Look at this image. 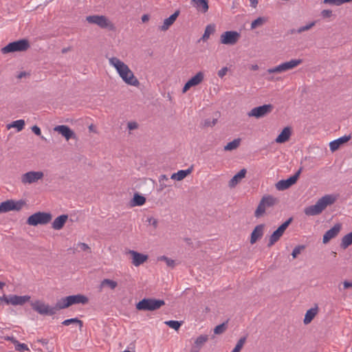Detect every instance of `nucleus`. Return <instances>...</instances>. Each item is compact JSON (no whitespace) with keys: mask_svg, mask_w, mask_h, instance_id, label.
I'll list each match as a JSON object with an SVG mask.
<instances>
[{"mask_svg":"<svg viewBox=\"0 0 352 352\" xmlns=\"http://www.w3.org/2000/svg\"><path fill=\"white\" fill-rule=\"evenodd\" d=\"M30 47V44L28 40L21 39L16 41L10 43L6 46L1 49V53L3 54L15 52H24Z\"/></svg>","mask_w":352,"mask_h":352,"instance_id":"nucleus-7","label":"nucleus"},{"mask_svg":"<svg viewBox=\"0 0 352 352\" xmlns=\"http://www.w3.org/2000/svg\"><path fill=\"white\" fill-rule=\"evenodd\" d=\"M166 187V184H164L162 182L160 183V190H163Z\"/></svg>","mask_w":352,"mask_h":352,"instance_id":"nucleus-63","label":"nucleus"},{"mask_svg":"<svg viewBox=\"0 0 352 352\" xmlns=\"http://www.w3.org/2000/svg\"><path fill=\"white\" fill-rule=\"evenodd\" d=\"M67 219H68L67 214H62V215L58 217L52 222V228L56 230H61L63 228V226Z\"/></svg>","mask_w":352,"mask_h":352,"instance_id":"nucleus-26","label":"nucleus"},{"mask_svg":"<svg viewBox=\"0 0 352 352\" xmlns=\"http://www.w3.org/2000/svg\"><path fill=\"white\" fill-rule=\"evenodd\" d=\"M351 138V135H344L330 142L329 147L331 152L336 151L341 146L346 143Z\"/></svg>","mask_w":352,"mask_h":352,"instance_id":"nucleus-21","label":"nucleus"},{"mask_svg":"<svg viewBox=\"0 0 352 352\" xmlns=\"http://www.w3.org/2000/svg\"><path fill=\"white\" fill-rule=\"evenodd\" d=\"M1 298V300H2L3 302H5L7 305H10V302H9L10 298V295L6 296V295L4 294Z\"/></svg>","mask_w":352,"mask_h":352,"instance_id":"nucleus-55","label":"nucleus"},{"mask_svg":"<svg viewBox=\"0 0 352 352\" xmlns=\"http://www.w3.org/2000/svg\"><path fill=\"white\" fill-rule=\"evenodd\" d=\"M32 131L36 135H41V131L40 128L38 126H36V125H34V126H33L32 127Z\"/></svg>","mask_w":352,"mask_h":352,"instance_id":"nucleus-54","label":"nucleus"},{"mask_svg":"<svg viewBox=\"0 0 352 352\" xmlns=\"http://www.w3.org/2000/svg\"><path fill=\"white\" fill-rule=\"evenodd\" d=\"M227 72L228 68L226 67H224L218 72V76L220 78H223L224 76L226 75Z\"/></svg>","mask_w":352,"mask_h":352,"instance_id":"nucleus-52","label":"nucleus"},{"mask_svg":"<svg viewBox=\"0 0 352 352\" xmlns=\"http://www.w3.org/2000/svg\"><path fill=\"white\" fill-rule=\"evenodd\" d=\"M264 227H265L264 224H259L254 228V229L253 230V231L251 234V238H250V243L251 244L255 243L259 239H261L263 236Z\"/></svg>","mask_w":352,"mask_h":352,"instance_id":"nucleus-22","label":"nucleus"},{"mask_svg":"<svg viewBox=\"0 0 352 352\" xmlns=\"http://www.w3.org/2000/svg\"><path fill=\"white\" fill-rule=\"evenodd\" d=\"M278 199L272 195H265L261 199L257 208L254 212V216L256 218L262 217L267 208H271L277 204Z\"/></svg>","mask_w":352,"mask_h":352,"instance_id":"nucleus-5","label":"nucleus"},{"mask_svg":"<svg viewBox=\"0 0 352 352\" xmlns=\"http://www.w3.org/2000/svg\"><path fill=\"white\" fill-rule=\"evenodd\" d=\"M127 126L129 130H134L138 127V124L135 122H128Z\"/></svg>","mask_w":352,"mask_h":352,"instance_id":"nucleus-53","label":"nucleus"},{"mask_svg":"<svg viewBox=\"0 0 352 352\" xmlns=\"http://www.w3.org/2000/svg\"><path fill=\"white\" fill-rule=\"evenodd\" d=\"M149 20V16L148 14H144L142 16V21L143 23L147 22Z\"/></svg>","mask_w":352,"mask_h":352,"instance_id":"nucleus-57","label":"nucleus"},{"mask_svg":"<svg viewBox=\"0 0 352 352\" xmlns=\"http://www.w3.org/2000/svg\"><path fill=\"white\" fill-rule=\"evenodd\" d=\"M62 324L65 326H69L70 324H76L79 327V330L81 331L83 327V322L77 318H69L65 320L62 322Z\"/></svg>","mask_w":352,"mask_h":352,"instance_id":"nucleus-31","label":"nucleus"},{"mask_svg":"<svg viewBox=\"0 0 352 352\" xmlns=\"http://www.w3.org/2000/svg\"><path fill=\"white\" fill-rule=\"evenodd\" d=\"M25 202L23 200L14 201L9 199L6 201L1 203L0 204V213L8 212L11 210H20Z\"/></svg>","mask_w":352,"mask_h":352,"instance_id":"nucleus-12","label":"nucleus"},{"mask_svg":"<svg viewBox=\"0 0 352 352\" xmlns=\"http://www.w3.org/2000/svg\"><path fill=\"white\" fill-rule=\"evenodd\" d=\"M26 76V72H20L18 76H17V78L19 79H21L23 77H25Z\"/></svg>","mask_w":352,"mask_h":352,"instance_id":"nucleus-61","label":"nucleus"},{"mask_svg":"<svg viewBox=\"0 0 352 352\" xmlns=\"http://www.w3.org/2000/svg\"><path fill=\"white\" fill-rule=\"evenodd\" d=\"M158 260L164 261L166 263V264L167 265V266H168V267H175V261L174 260L171 259V258H168L166 256H160L158 258Z\"/></svg>","mask_w":352,"mask_h":352,"instance_id":"nucleus-42","label":"nucleus"},{"mask_svg":"<svg viewBox=\"0 0 352 352\" xmlns=\"http://www.w3.org/2000/svg\"><path fill=\"white\" fill-rule=\"evenodd\" d=\"M292 135V129L289 126H286L280 132V133L276 138L277 143H284L287 142Z\"/></svg>","mask_w":352,"mask_h":352,"instance_id":"nucleus-27","label":"nucleus"},{"mask_svg":"<svg viewBox=\"0 0 352 352\" xmlns=\"http://www.w3.org/2000/svg\"><path fill=\"white\" fill-rule=\"evenodd\" d=\"M109 64L113 66L118 73L122 80L127 85L138 87L140 82L134 76L129 66L117 57L109 58Z\"/></svg>","mask_w":352,"mask_h":352,"instance_id":"nucleus-1","label":"nucleus"},{"mask_svg":"<svg viewBox=\"0 0 352 352\" xmlns=\"http://www.w3.org/2000/svg\"><path fill=\"white\" fill-rule=\"evenodd\" d=\"M323 3L324 4H329V5H332V6H340L338 0H324Z\"/></svg>","mask_w":352,"mask_h":352,"instance_id":"nucleus-51","label":"nucleus"},{"mask_svg":"<svg viewBox=\"0 0 352 352\" xmlns=\"http://www.w3.org/2000/svg\"><path fill=\"white\" fill-rule=\"evenodd\" d=\"M338 194H328L318 200L316 204L309 206V215H317L324 210L327 206L333 205L338 199Z\"/></svg>","mask_w":352,"mask_h":352,"instance_id":"nucleus-2","label":"nucleus"},{"mask_svg":"<svg viewBox=\"0 0 352 352\" xmlns=\"http://www.w3.org/2000/svg\"><path fill=\"white\" fill-rule=\"evenodd\" d=\"M105 286H108L111 289H114L118 286V283L115 280L105 278L103 280H102L100 283V287H103Z\"/></svg>","mask_w":352,"mask_h":352,"instance_id":"nucleus-37","label":"nucleus"},{"mask_svg":"<svg viewBox=\"0 0 352 352\" xmlns=\"http://www.w3.org/2000/svg\"><path fill=\"white\" fill-rule=\"evenodd\" d=\"M25 121L23 120H18L8 124L7 125V129H10L11 128H16L18 132L22 131L25 126Z\"/></svg>","mask_w":352,"mask_h":352,"instance_id":"nucleus-32","label":"nucleus"},{"mask_svg":"<svg viewBox=\"0 0 352 352\" xmlns=\"http://www.w3.org/2000/svg\"><path fill=\"white\" fill-rule=\"evenodd\" d=\"M292 221V218H289L283 223H282L270 236L269 242L267 243V247L270 248L273 245H274L281 236L283 235L285 231L288 228L289 224Z\"/></svg>","mask_w":352,"mask_h":352,"instance_id":"nucleus-11","label":"nucleus"},{"mask_svg":"<svg viewBox=\"0 0 352 352\" xmlns=\"http://www.w3.org/2000/svg\"><path fill=\"white\" fill-rule=\"evenodd\" d=\"M246 172L247 171L245 168L241 169L230 180L229 186L230 188L235 187L241 181V179L245 177Z\"/></svg>","mask_w":352,"mask_h":352,"instance_id":"nucleus-28","label":"nucleus"},{"mask_svg":"<svg viewBox=\"0 0 352 352\" xmlns=\"http://www.w3.org/2000/svg\"><path fill=\"white\" fill-rule=\"evenodd\" d=\"M204 79V74L202 72H199L195 76L189 79L184 85L182 92L186 93L190 87L197 86L202 82Z\"/></svg>","mask_w":352,"mask_h":352,"instance_id":"nucleus-17","label":"nucleus"},{"mask_svg":"<svg viewBox=\"0 0 352 352\" xmlns=\"http://www.w3.org/2000/svg\"><path fill=\"white\" fill-rule=\"evenodd\" d=\"M165 305L164 300L144 298L136 304V309L140 311H155Z\"/></svg>","mask_w":352,"mask_h":352,"instance_id":"nucleus-4","label":"nucleus"},{"mask_svg":"<svg viewBox=\"0 0 352 352\" xmlns=\"http://www.w3.org/2000/svg\"><path fill=\"white\" fill-rule=\"evenodd\" d=\"M168 178L167 177V176H166V175H160V177L159 182H160V183H161V182H162L164 180H166H166H168Z\"/></svg>","mask_w":352,"mask_h":352,"instance_id":"nucleus-58","label":"nucleus"},{"mask_svg":"<svg viewBox=\"0 0 352 352\" xmlns=\"http://www.w3.org/2000/svg\"><path fill=\"white\" fill-rule=\"evenodd\" d=\"M343 285H344V289L351 288V287H352V283L349 282V281H344L343 283Z\"/></svg>","mask_w":352,"mask_h":352,"instance_id":"nucleus-56","label":"nucleus"},{"mask_svg":"<svg viewBox=\"0 0 352 352\" xmlns=\"http://www.w3.org/2000/svg\"><path fill=\"white\" fill-rule=\"evenodd\" d=\"M227 322H223L221 324L216 326L215 328L214 329V333L215 334L219 335L225 332L227 329Z\"/></svg>","mask_w":352,"mask_h":352,"instance_id":"nucleus-41","label":"nucleus"},{"mask_svg":"<svg viewBox=\"0 0 352 352\" xmlns=\"http://www.w3.org/2000/svg\"><path fill=\"white\" fill-rule=\"evenodd\" d=\"M240 33L236 31H226L220 36V43L228 45H234L239 40Z\"/></svg>","mask_w":352,"mask_h":352,"instance_id":"nucleus-14","label":"nucleus"},{"mask_svg":"<svg viewBox=\"0 0 352 352\" xmlns=\"http://www.w3.org/2000/svg\"><path fill=\"white\" fill-rule=\"evenodd\" d=\"M54 130L61 134L67 140L76 138L75 133L67 125L56 126Z\"/></svg>","mask_w":352,"mask_h":352,"instance_id":"nucleus-18","label":"nucleus"},{"mask_svg":"<svg viewBox=\"0 0 352 352\" xmlns=\"http://www.w3.org/2000/svg\"><path fill=\"white\" fill-rule=\"evenodd\" d=\"M217 122V118H213L212 120L210 119H206L204 120V126L206 127L213 126L216 124Z\"/></svg>","mask_w":352,"mask_h":352,"instance_id":"nucleus-46","label":"nucleus"},{"mask_svg":"<svg viewBox=\"0 0 352 352\" xmlns=\"http://www.w3.org/2000/svg\"><path fill=\"white\" fill-rule=\"evenodd\" d=\"M274 107L271 104H263L262 106L253 108L248 113V116L249 117H254L259 119L270 114L272 111Z\"/></svg>","mask_w":352,"mask_h":352,"instance_id":"nucleus-13","label":"nucleus"},{"mask_svg":"<svg viewBox=\"0 0 352 352\" xmlns=\"http://www.w3.org/2000/svg\"><path fill=\"white\" fill-rule=\"evenodd\" d=\"M352 0H338V2H339V5L341 6L344 3H349V2H351Z\"/></svg>","mask_w":352,"mask_h":352,"instance_id":"nucleus-62","label":"nucleus"},{"mask_svg":"<svg viewBox=\"0 0 352 352\" xmlns=\"http://www.w3.org/2000/svg\"><path fill=\"white\" fill-rule=\"evenodd\" d=\"M145 202L146 198L144 196L138 193H135L133 199L131 201V206H140L144 205Z\"/></svg>","mask_w":352,"mask_h":352,"instance_id":"nucleus-30","label":"nucleus"},{"mask_svg":"<svg viewBox=\"0 0 352 352\" xmlns=\"http://www.w3.org/2000/svg\"><path fill=\"white\" fill-rule=\"evenodd\" d=\"M214 31H215V25L214 24L208 25L206 27L204 33L202 37L201 38V40H202L203 41H206L209 38L210 34H213L214 32Z\"/></svg>","mask_w":352,"mask_h":352,"instance_id":"nucleus-33","label":"nucleus"},{"mask_svg":"<svg viewBox=\"0 0 352 352\" xmlns=\"http://www.w3.org/2000/svg\"><path fill=\"white\" fill-rule=\"evenodd\" d=\"M88 301V298L82 294L69 296L57 301L56 309H63L76 304L85 305Z\"/></svg>","mask_w":352,"mask_h":352,"instance_id":"nucleus-3","label":"nucleus"},{"mask_svg":"<svg viewBox=\"0 0 352 352\" xmlns=\"http://www.w3.org/2000/svg\"><path fill=\"white\" fill-rule=\"evenodd\" d=\"M352 244V232L344 235L342 240L340 246L343 249L347 248L349 245Z\"/></svg>","mask_w":352,"mask_h":352,"instance_id":"nucleus-34","label":"nucleus"},{"mask_svg":"<svg viewBox=\"0 0 352 352\" xmlns=\"http://www.w3.org/2000/svg\"><path fill=\"white\" fill-rule=\"evenodd\" d=\"M321 16L324 19H329L332 16V11L330 10H323L321 12Z\"/></svg>","mask_w":352,"mask_h":352,"instance_id":"nucleus-47","label":"nucleus"},{"mask_svg":"<svg viewBox=\"0 0 352 352\" xmlns=\"http://www.w3.org/2000/svg\"><path fill=\"white\" fill-rule=\"evenodd\" d=\"M193 170V165H191L188 169L186 170H180L177 173H175L172 174L170 176V179L176 181H181L184 179L186 176L190 175Z\"/></svg>","mask_w":352,"mask_h":352,"instance_id":"nucleus-25","label":"nucleus"},{"mask_svg":"<svg viewBox=\"0 0 352 352\" xmlns=\"http://www.w3.org/2000/svg\"><path fill=\"white\" fill-rule=\"evenodd\" d=\"M308 30V23H307L306 25H305L304 26L297 29V30H292V33H301L304 31H307Z\"/></svg>","mask_w":352,"mask_h":352,"instance_id":"nucleus-49","label":"nucleus"},{"mask_svg":"<svg viewBox=\"0 0 352 352\" xmlns=\"http://www.w3.org/2000/svg\"><path fill=\"white\" fill-rule=\"evenodd\" d=\"M30 299V296L10 295L9 302L12 305H23Z\"/></svg>","mask_w":352,"mask_h":352,"instance_id":"nucleus-24","label":"nucleus"},{"mask_svg":"<svg viewBox=\"0 0 352 352\" xmlns=\"http://www.w3.org/2000/svg\"><path fill=\"white\" fill-rule=\"evenodd\" d=\"M258 0H250L251 6L256 8L258 4Z\"/></svg>","mask_w":352,"mask_h":352,"instance_id":"nucleus-60","label":"nucleus"},{"mask_svg":"<svg viewBox=\"0 0 352 352\" xmlns=\"http://www.w3.org/2000/svg\"><path fill=\"white\" fill-rule=\"evenodd\" d=\"M86 21L91 24H96L100 28L108 29L109 30H114V25L109 19L103 15H91L86 17Z\"/></svg>","mask_w":352,"mask_h":352,"instance_id":"nucleus-6","label":"nucleus"},{"mask_svg":"<svg viewBox=\"0 0 352 352\" xmlns=\"http://www.w3.org/2000/svg\"><path fill=\"white\" fill-rule=\"evenodd\" d=\"M78 246L82 251L91 252V248L89 247V245L87 244H86L85 243H78Z\"/></svg>","mask_w":352,"mask_h":352,"instance_id":"nucleus-48","label":"nucleus"},{"mask_svg":"<svg viewBox=\"0 0 352 352\" xmlns=\"http://www.w3.org/2000/svg\"><path fill=\"white\" fill-rule=\"evenodd\" d=\"M245 341H246V337L241 338L238 340V342H237V343H236V344L235 347L234 348V349L237 350V351H239L240 352V351H241V349L243 348V345H244V344H245Z\"/></svg>","mask_w":352,"mask_h":352,"instance_id":"nucleus-43","label":"nucleus"},{"mask_svg":"<svg viewBox=\"0 0 352 352\" xmlns=\"http://www.w3.org/2000/svg\"><path fill=\"white\" fill-rule=\"evenodd\" d=\"M191 3L197 6L198 10L205 13L208 10V0H192Z\"/></svg>","mask_w":352,"mask_h":352,"instance_id":"nucleus-29","label":"nucleus"},{"mask_svg":"<svg viewBox=\"0 0 352 352\" xmlns=\"http://www.w3.org/2000/svg\"><path fill=\"white\" fill-rule=\"evenodd\" d=\"M43 173L41 171H30L21 176V182L23 184H30L36 182L39 179H42Z\"/></svg>","mask_w":352,"mask_h":352,"instance_id":"nucleus-16","label":"nucleus"},{"mask_svg":"<svg viewBox=\"0 0 352 352\" xmlns=\"http://www.w3.org/2000/svg\"><path fill=\"white\" fill-rule=\"evenodd\" d=\"M267 22V18L265 16L258 17L256 19L253 21L251 23V30H254L258 27L263 25Z\"/></svg>","mask_w":352,"mask_h":352,"instance_id":"nucleus-35","label":"nucleus"},{"mask_svg":"<svg viewBox=\"0 0 352 352\" xmlns=\"http://www.w3.org/2000/svg\"><path fill=\"white\" fill-rule=\"evenodd\" d=\"M147 221L149 224L152 225L155 228L157 227V220L153 217H149L147 219Z\"/></svg>","mask_w":352,"mask_h":352,"instance_id":"nucleus-50","label":"nucleus"},{"mask_svg":"<svg viewBox=\"0 0 352 352\" xmlns=\"http://www.w3.org/2000/svg\"><path fill=\"white\" fill-rule=\"evenodd\" d=\"M8 340H10V341H11V342L14 344V346H16V344H17V342H19V341H18L17 340H16V339H15L14 338H13V337H11V338H10V337H8Z\"/></svg>","mask_w":352,"mask_h":352,"instance_id":"nucleus-59","label":"nucleus"},{"mask_svg":"<svg viewBox=\"0 0 352 352\" xmlns=\"http://www.w3.org/2000/svg\"><path fill=\"white\" fill-rule=\"evenodd\" d=\"M300 171L301 170L300 169L294 175L289 177L287 179H281L279 182H278L276 184V189L278 190H284L291 187L293 184H294L296 182L300 174Z\"/></svg>","mask_w":352,"mask_h":352,"instance_id":"nucleus-15","label":"nucleus"},{"mask_svg":"<svg viewBox=\"0 0 352 352\" xmlns=\"http://www.w3.org/2000/svg\"><path fill=\"white\" fill-rule=\"evenodd\" d=\"M305 250H306V246L305 245H298L296 246L294 250H293V252L292 253V256L293 257V258H298V256L302 252H305Z\"/></svg>","mask_w":352,"mask_h":352,"instance_id":"nucleus-39","label":"nucleus"},{"mask_svg":"<svg viewBox=\"0 0 352 352\" xmlns=\"http://www.w3.org/2000/svg\"><path fill=\"white\" fill-rule=\"evenodd\" d=\"M208 340L207 335L199 336L195 341V344L197 348L200 349L203 344H204Z\"/></svg>","mask_w":352,"mask_h":352,"instance_id":"nucleus-38","label":"nucleus"},{"mask_svg":"<svg viewBox=\"0 0 352 352\" xmlns=\"http://www.w3.org/2000/svg\"><path fill=\"white\" fill-rule=\"evenodd\" d=\"M52 215L49 212H38L30 215L27 219V223L36 226L38 224L45 225L50 222Z\"/></svg>","mask_w":352,"mask_h":352,"instance_id":"nucleus-8","label":"nucleus"},{"mask_svg":"<svg viewBox=\"0 0 352 352\" xmlns=\"http://www.w3.org/2000/svg\"><path fill=\"white\" fill-rule=\"evenodd\" d=\"M241 142V139H234L233 141L229 142L226 146H224V151H232L236 148Z\"/></svg>","mask_w":352,"mask_h":352,"instance_id":"nucleus-36","label":"nucleus"},{"mask_svg":"<svg viewBox=\"0 0 352 352\" xmlns=\"http://www.w3.org/2000/svg\"><path fill=\"white\" fill-rule=\"evenodd\" d=\"M318 311V307L317 305H315L314 307L309 309V322L317 315Z\"/></svg>","mask_w":352,"mask_h":352,"instance_id":"nucleus-44","label":"nucleus"},{"mask_svg":"<svg viewBox=\"0 0 352 352\" xmlns=\"http://www.w3.org/2000/svg\"><path fill=\"white\" fill-rule=\"evenodd\" d=\"M342 225L340 223L336 224L332 228L327 231L322 239L324 243H327L331 239L335 238L340 232Z\"/></svg>","mask_w":352,"mask_h":352,"instance_id":"nucleus-19","label":"nucleus"},{"mask_svg":"<svg viewBox=\"0 0 352 352\" xmlns=\"http://www.w3.org/2000/svg\"><path fill=\"white\" fill-rule=\"evenodd\" d=\"M129 254L132 256V263L135 266H139L148 259V256L139 253L135 250H129Z\"/></svg>","mask_w":352,"mask_h":352,"instance_id":"nucleus-20","label":"nucleus"},{"mask_svg":"<svg viewBox=\"0 0 352 352\" xmlns=\"http://www.w3.org/2000/svg\"><path fill=\"white\" fill-rule=\"evenodd\" d=\"M302 63V60L300 59H292L289 61L285 62L278 66H276L273 68L268 69L267 72L268 74L273 73H282L288 70H290L298 65H299Z\"/></svg>","mask_w":352,"mask_h":352,"instance_id":"nucleus-10","label":"nucleus"},{"mask_svg":"<svg viewBox=\"0 0 352 352\" xmlns=\"http://www.w3.org/2000/svg\"><path fill=\"white\" fill-rule=\"evenodd\" d=\"M199 348H197L196 346H193L190 352H199Z\"/></svg>","mask_w":352,"mask_h":352,"instance_id":"nucleus-64","label":"nucleus"},{"mask_svg":"<svg viewBox=\"0 0 352 352\" xmlns=\"http://www.w3.org/2000/svg\"><path fill=\"white\" fill-rule=\"evenodd\" d=\"M169 327L177 331L182 325V322L177 320H168L164 322Z\"/></svg>","mask_w":352,"mask_h":352,"instance_id":"nucleus-40","label":"nucleus"},{"mask_svg":"<svg viewBox=\"0 0 352 352\" xmlns=\"http://www.w3.org/2000/svg\"><path fill=\"white\" fill-rule=\"evenodd\" d=\"M15 349L20 352H22L24 350H29L28 346L25 344L20 343L19 342H17L16 345L15 346Z\"/></svg>","mask_w":352,"mask_h":352,"instance_id":"nucleus-45","label":"nucleus"},{"mask_svg":"<svg viewBox=\"0 0 352 352\" xmlns=\"http://www.w3.org/2000/svg\"><path fill=\"white\" fill-rule=\"evenodd\" d=\"M179 14V10H176L173 14L164 21L163 25L160 27V30L166 31L174 23Z\"/></svg>","mask_w":352,"mask_h":352,"instance_id":"nucleus-23","label":"nucleus"},{"mask_svg":"<svg viewBox=\"0 0 352 352\" xmlns=\"http://www.w3.org/2000/svg\"><path fill=\"white\" fill-rule=\"evenodd\" d=\"M31 306L34 311L44 316H53L59 309H56V305L54 307H50L40 300L32 302Z\"/></svg>","mask_w":352,"mask_h":352,"instance_id":"nucleus-9","label":"nucleus"}]
</instances>
